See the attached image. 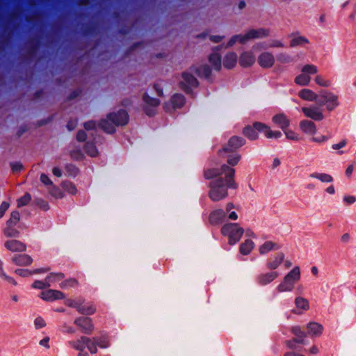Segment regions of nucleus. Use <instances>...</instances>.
Instances as JSON below:
<instances>
[{"mask_svg": "<svg viewBox=\"0 0 356 356\" xmlns=\"http://www.w3.org/2000/svg\"><path fill=\"white\" fill-rule=\"evenodd\" d=\"M181 76L183 81L179 83L180 88L188 95H193V88L199 85L197 79L191 74L184 72Z\"/></svg>", "mask_w": 356, "mask_h": 356, "instance_id": "nucleus-6", "label": "nucleus"}, {"mask_svg": "<svg viewBox=\"0 0 356 356\" xmlns=\"http://www.w3.org/2000/svg\"><path fill=\"white\" fill-rule=\"evenodd\" d=\"M50 286V283L47 282L46 279L44 281L35 280L32 284L33 288L38 289H44L49 287Z\"/></svg>", "mask_w": 356, "mask_h": 356, "instance_id": "nucleus-51", "label": "nucleus"}, {"mask_svg": "<svg viewBox=\"0 0 356 356\" xmlns=\"http://www.w3.org/2000/svg\"><path fill=\"white\" fill-rule=\"evenodd\" d=\"M280 248V245L277 243L268 241L259 247V251L261 254H265L273 250H278Z\"/></svg>", "mask_w": 356, "mask_h": 356, "instance_id": "nucleus-29", "label": "nucleus"}, {"mask_svg": "<svg viewBox=\"0 0 356 356\" xmlns=\"http://www.w3.org/2000/svg\"><path fill=\"white\" fill-rule=\"evenodd\" d=\"M97 30V25L95 23L88 24L83 26L82 34L88 36L92 35Z\"/></svg>", "mask_w": 356, "mask_h": 356, "instance_id": "nucleus-41", "label": "nucleus"}, {"mask_svg": "<svg viewBox=\"0 0 356 356\" xmlns=\"http://www.w3.org/2000/svg\"><path fill=\"white\" fill-rule=\"evenodd\" d=\"M243 232L244 229L237 223H227L221 228L222 234L228 237L230 245H234L239 241Z\"/></svg>", "mask_w": 356, "mask_h": 356, "instance_id": "nucleus-4", "label": "nucleus"}, {"mask_svg": "<svg viewBox=\"0 0 356 356\" xmlns=\"http://www.w3.org/2000/svg\"><path fill=\"white\" fill-rule=\"evenodd\" d=\"M257 62L263 68H270L275 63V58L271 53L266 51L259 56Z\"/></svg>", "mask_w": 356, "mask_h": 356, "instance_id": "nucleus-11", "label": "nucleus"}, {"mask_svg": "<svg viewBox=\"0 0 356 356\" xmlns=\"http://www.w3.org/2000/svg\"><path fill=\"white\" fill-rule=\"evenodd\" d=\"M315 82L316 83V84L322 87H330L332 84L330 81L324 79L320 75H317L316 76Z\"/></svg>", "mask_w": 356, "mask_h": 356, "instance_id": "nucleus-53", "label": "nucleus"}, {"mask_svg": "<svg viewBox=\"0 0 356 356\" xmlns=\"http://www.w3.org/2000/svg\"><path fill=\"white\" fill-rule=\"evenodd\" d=\"M300 130L309 135H314L316 132V126L314 122L307 120H302L299 123Z\"/></svg>", "mask_w": 356, "mask_h": 356, "instance_id": "nucleus-17", "label": "nucleus"}, {"mask_svg": "<svg viewBox=\"0 0 356 356\" xmlns=\"http://www.w3.org/2000/svg\"><path fill=\"white\" fill-rule=\"evenodd\" d=\"M83 127L86 130H95L97 127V123L95 120H89L83 123Z\"/></svg>", "mask_w": 356, "mask_h": 356, "instance_id": "nucleus-59", "label": "nucleus"}, {"mask_svg": "<svg viewBox=\"0 0 356 356\" xmlns=\"http://www.w3.org/2000/svg\"><path fill=\"white\" fill-rule=\"evenodd\" d=\"M277 60L282 63H288L292 60V58L289 54L281 53L277 56Z\"/></svg>", "mask_w": 356, "mask_h": 356, "instance_id": "nucleus-55", "label": "nucleus"}, {"mask_svg": "<svg viewBox=\"0 0 356 356\" xmlns=\"http://www.w3.org/2000/svg\"><path fill=\"white\" fill-rule=\"evenodd\" d=\"M129 122V115L126 110L120 109L118 112L109 113L106 119H102L98 127L107 134H114L115 127L126 125Z\"/></svg>", "mask_w": 356, "mask_h": 356, "instance_id": "nucleus-2", "label": "nucleus"}, {"mask_svg": "<svg viewBox=\"0 0 356 356\" xmlns=\"http://www.w3.org/2000/svg\"><path fill=\"white\" fill-rule=\"evenodd\" d=\"M33 203L43 211H47L49 209V203L42 198H35Z\"/></svg>", "mask_w": 356, "mask_h": 356, "instance_id": "nucleus-48", "label": "nucleus"}, {"mask_svg": "<svg viewBox=\"0 0 356 356\" xmlns=\"http://www.w3.org/2000/svg\"><path fill=\"white\" fill-rule=\"evenodd\" d=\"M284 254L283 252L277 253L273 257L268 259L266 267L271 270L277 269L284 261Z\"/></svg>", "mask_w": 356, "mask_h": 356, "instance_id": "nucleus-15", "label": "nucleus"}, {"mask_svg": "<svg viewBox=\"0 0 356 356\" xmlns=\"http://www.w3.org/2000/svg\"><path fill=\"white\" fill-rule=\"evenodd\" d=\"M96 311V307L94 305L90 304L88 305H83V302H81L79 308L78 309V312L80 314H84V315H92Z\"/></svg>", "mask_w": 356, "mask_h": 356, "instance_id": "nucleus-35", "label": "nucleus"}, {"mask_svg": "<svg viewBox=\"0 0 356 356\" xmlns=\"http://www.w3.org/2000/svg\"><path fill=\"white\" fill-rule=\"evenodd\" d=\"M285 276H289L288 281L291 282L292 284L295 286V283L300 279V268L298 266L294 267Z\"/></svg>", "mask_w": 356, "mask_h": 356, "instance_id": "nucleus-31", "label": "nucleus"}, {"mask_svg": "<svg viewBox=\"0 0 356 356\" xmlns=\"http://www.w3.org/2000/svg\"><path fill=\"white\" fill-rule=\"evenodd\" d=\"M74 323L79 327L83 333L90 334L94 329L92 319L89 317L81 316L74 320Z\"/></svg>", "mask_w": 356, "mask_h": 356, "instance_id": "nucleus-8", "label": "nucleus"}, {"mask_svg": "<svg viewBox=\"0 0 356 356\" xmlns=\"http://www.w3.org/2000/svg\"><path fill=\"white\" fill-rule=\"evenodd\" d=\"M70 156L72 159L76 161H81L84 158V155L81 149H76L70 152Z\"/></svg>", "mask_w": 356, "mask_h": 356, "instance_id": "nucleus-52", "label": "nucleus"}, {"mask_svg": "<svg viewBox=\"0 0 356 356\" xmlns=\"http://www.w3.org/2000/svg\"><path fill=\"white\" fill-rule=\"evenodd\" d=\"M226 216V212L222 209L212 211L209 216V223L212 225H217L223 222Z\"/></svg>", "mask_w": 356, "mask_h": 356, "instance_id": "nucleus-13", "label": "nucleus"}, {"mask_svg": "<svg viewBox=\"0 0 356 356\" xmlns=\"http://www.w3.org/2000/svg\"><path fill=\"white\" fill-rule=\"evenodd\" d=\"M34 325L36 329H40L46 325V323L42 317L38 316L35 319Z\"/></svg>", "mask_w": 356, "mask_h": 356, "instance_id": "nucleus-61", "label": "nucleus"}, {"mask_svg": "<svg viewBox=\"0 0 356 356\" xmlns=\"http://www.w3.org/2000/svg\"><path fill=\"white\" fill-rule=\"evenodd\" d=\"M143 101L147 104V106L151 107H156L161 103L159 99L152 97L146 92L143 95Z\"/></svg>", "mask_w": 356, "mask_h": 356, "instance_id": "nucleus-38", "label": "nucleus"}, {"mask_svg": "<svg viewBox=\"0 0 356 356\" xmlns=\"http://www.w3.org/2000/svg\"><path fill=\"white\" fill-rule=\"evenodd\" d=\"M76 138L79 142H85L87 139V134L83 130H79Z\"/></svg>", "mask_w": 356, "mask_h": 356, "instance_id": "nucleus-62", "label": "nucleus"}, {"mask_svg": "<svg viewBox=\"0 0 356 356\" xmlns=\"http://www.w3.org/2000/svg\"><path fill=\"white\" fill-rule=\"evenodd\" d=\"M4 245L11 252H24L26 250V244L17 240L7 241Z\"/></svg>", "mask_w": 356, "mask_h": 356, "instance_id": "nucleus-16", "label": "nucleus"}, {"mask_svg": "<svg viewBox=\"0 0 356 356\" xmlns=\"http://www.w3.org/2000/svg\"><path fill=\"white\" fill-rule=\"evenodd\" d=\"M90 341L91 338L82 336L77 340L68 341V343L71 347L77 350H84L86 347L90 353L95 354L97 352V349L95 348Z\"/></svg>", "mask_w": 356, "mask_h": 356, "instance_id": "nucleus-7", "label": "nucleus"}, {"mask_svg": "<svg viewBox=\"0 0 356 356\" xmlns=\"http://www.w3.org/2000/svg\"><path fill=\"white\" fill-rule=\"evenodd\" d=\"M40 181L45 186H51L53 184V183H52L51 180L49 179V177L46 174H44V173H42L40 175Z\"/></svg>", "mask_w": 356, "mask_h": 356, "instance_id": "nucleus-64", "label": "nucleus"}, {"mask_svg": "<svg viewBox=\"0 0 356 356\" xmlns=\"http://www.w3.org/2000/svg\"><path fill=\"white\" fill-rule=\"evenodd\" d=\"M12 261L17 266H26L32 264L33 259L26 254H15L12 258Z\"/></svg>", "mask_w": 356, "mask_h": 356, "instance_id": "nucleus-19", "label": "nucleus"}, {"mask_svg": "<svg viewBox=\"0 0 356 356\" xmlns=\"http://www.w3.org/2000/svg\"><path fill=\"white\" fill-rule=\"evenodd\" d=\"M65 297V296L63 292L54 289L43 291L40 293V298L46 301L62 300L64 299Z\"/></svg>", "mask_w": 356, "mask_h": 356, "instance_id": "nucleus-10", "label": "nucleus"}, {"mask_svg": "<svg viewBox=\"0 0 356 356\" xmlns=\"http://www.w3.org/2000/svg\"><path fill=\"white\" fill-rule=\"evenodd\" d=\"M54 116H55V114H52V115L48 116L45 119H42L41 120H39L38 122V127H42V126H44L45 124H47L50 123L54 120Z\"/></svg>", "mask_w": 356, "mask_h": 356, "instance_id": "nucleus-63", "label": "nucleus"}, {"mask_svg": "<svg viewBox=\"0 0 356 356\" xmlns=\"http://www.w3.org/2000/svg\"><path fill=\"white\" fill-rule=\"evenodd\" d=\"M272 121L277 124L283 131L288 129L290 125V120L284 113L275 115Z\"/></svg>", "mask_w": 356, "mask_h": 356, "instance_id": "nucleus-14", "label": "nucleus"}, {"mask_svg": "<svg viewBox=\"0 0 356 356\" xmlns=\"http://www.w3.org/2000/svg\"><path fill=\"white\" fill-rule=\"evenodd\" d=\"M92 343L95 346V348L97 349V346H99L101 348H105L108 347L109 346V341L108 338L106 334H102L101 336H97L91 338Z\"/></svg>", "mask_w": 356, "mask_h": 356, "instance_id": "nucleus-24", "label": "nucleus"}, {"mask_svg": "<svg viewBox=\"0 0 356 356\" xmlns=\"http://www.w3.org/2000/svg\"><path fill=\"white\" fill-rule=\"evenodd\" d=\"M284 133L285 134L286 138L289 140H294V141H298L300 140V137L298 134H297L296 132H294L292 130H289L288 129L284 131Z\"/></svg>", "mask_w": 356, "mask_h": 356, "instance_id": "nucleus-54", "label": "nucleus"}, {"mask_svg": "<svg viewBox=\"0 0 356 356\" xmlns=\"http://www.w3.org/2000/svg\"><path fill=\"white\" fill-rule=\"evenodd\" d=\"M83 90L81 88H77L74 90L72 92L69 94V95L67 97L66 100L67 101H72L79 96H80L82 93Z\"/></svg>", "mask_w": 356, "mask_h": 356, "instance_id": "nucleus-56", "label": "nucleus"}, {"mask_svg": "<svg viewBox=\"0 0 356 356\" xmlns=\"http://www.w3.org/2000/svg\"><path fill=\"white\" fill-rule=\"evenodd\" d=\"M10 168L13 172H18L23 169V165L21 162H13L10 163Z\"/></svg>", "mask_w": 356, "mask_h": 356, "instance_id": "nucleus-60", "label": "nucleus"}, {"mask_svg": "<svg viewBox=\"0 0 356 356\" xmlns=\"http://www.w3.org/2000/svg\"><path fill=\"white\" fill-rule=\"evenodd\" d=\"M237 54L231 51L225 54L223 58V65L226 69L230 70L235 67L237 63Z\"/></svg>", "mask_w": 356, "mask_h": 356, "instance_id": "nucleus-21", "label": "nucleus"}, {"mask_svg": "<svg viewBox=\"0 0 356 356\" xmlns=\"http://www.w3.org/2000/svg\"><path fill=\"white\" fill-rule=\"evenodd\" d=\"M289 276H284L283 281L277 286V290L278 292L292 291L294 286L291 282L288 281Z\"/></svg>", "mask_w": 356, "mask_h": 356, "instance_id": "nucleus-30", "label": "nucleus"}, {"mask_svg": "<svg viewBox=\"0 0 356 356\" xmlns=\"http://www.w3.org/2000/svg\"><path fill=\"white\" fill-rule=\"evenodd\" d=\"M40 42L38 39H32L30 41L29 45L27 49V51H26L27 55L30 57L33 56L36 54V52L40 47Z\"/></svg>", "mask_w": 356, "mask_h": 356, "instance_id": "nucleus-33", "label": "nucleus"}, {"mask_svg": "<svg viewBox=\"0 0 356 356\" xmlns=\"http://www.w3.org/2000/svg\"><path fill=\"white\" fill-rule=\"evenodd\" d=\"M208 60L215 70L219 71L221 69V56L220 54L211 53L209 56Z\"/></svg>", "mask_w": 356, "mask_h": 356, "instance_id": "nucleus-26", "label": "nucleus"}, {"mask_svg": "<svg viewBox=\"0 0 356 356\" xmlns=\"http://www.w3.org/2000/svg\"><path fill=\"white\" fill-rule=\"evenodd\" d=\"M309 177L312 178L317 179L325 183H330L333 181L332 177L326 173L313 172L309 175Z\"/></svg>", "mask_w": 356, "mask_h": 356, "instance_id": "nucleus-37", "label": "nucleus"}, {"mask_svg": "<svg viewBox=\"0 0 356 356\" xmlns=\"http://www.w3.org/2000/svg\"><path fill=\"white\" fill-rule=\"evenodd\" d=\"M78 284V281L74 278L65 280L60 284L61 289H67L69 287H74Z\"/></svg>", "mask_w": 356, "mask_h": 356, "instance_id": "nucleus-49", "label": "nucleus"}, {"mask_svg": "<svg viewBox=\"0 0 356 356\" xmlns=\"http://www.w3.org/2000/svg\"><path fill=\"white\" fill-rule=\"evenodd\" d=\"M267 128V124L260 122H254L252 125H247L243 128V135L250 140H255L259 138L258 133H263L264 134V129Z\"/></svg>", "mask_w": 356, "mask_h": 356, "instance_id": "nucleus-5", "label": "nucleus"}, {"mask_svg": "<svg viewBox=\"0 0 356 356\" xmlns=\"http://www.w3.org/2000/svg\"><path fill=\"white\" fill-rule=\"evenodd\" d=\"M302 72L305 73L306 74H314L317 73L318 69L316 66L312 64H307L304 65L302 68Z\"/></svg>", "mask_w": 356, "mask_h": 356, "instance_id": "nucleus-50", "label": "nucleus"}, {"mask_svg": "<svg viewBox=\"0 0 356 356\" xmlns=\"http://www.w3.org/2000/svg\"><path fill=\"white\" fill-rule=\"evenodd\" d=\"M308 334L312 336H320L322 334L323 327V326L316 322H310L307 326Z\"/></svg>", "mask_w": 356, "mask_h": 356, "instance_id": "nucleus-25", "label": "nucleus"}, {"mask_svg": "<svg viewBox=\"0 0 356 356\" xmlns=\"http://www.w3.org/2000/svg\"><path fill=\"white\" fill-rule=\"evenodd\" d=\"M171 103L174 108H180L186 102L185 97L180 93H175L171 97Z\"/></svg>", "mask_w": 356, "mask_h": 356, "instance_id": "nucleus-28", "label": "nucleus"}, {"mask_svg": "<svg viewBox=\"0 0 356 356\" xmlns=\"http://www.w3.org/2000/svg\"><path fill=\"white\" fill-rule=\"evenodd\" d=\"M248 33L249 40L263 38H266L269 35V30L264 28L258 29H250Z\"/></svg>", "mask_w": 356, "mask_h": 356, "instance_id": "nucleus-22", "label": "nucleus"}, {"mask_svg": "<svg viewBox=\"0 0 356 356\" xmlns=\"http://www.w3.org/2000/svg\"><path fill=\"white\" fill-rule=\"evenodd\" d=\"M86 153L92 157H95L98 154V150L93 142L88 141L85 143L83 147Z\"/></svg>", "mask_w": 356, "mask_h": 356, "instance_id": "nucleus-34", "label": "nucleus"}, {"mask_svg": "<svg viewBox=\"0 0 356 356\" xmlns=\"http://www.w3.org/2000/svg\"><path fill=\"white\" fill-rule=\"evenodd\" d=\"M49 270V268H36L33 270H30L29 269L18 268L15 270V273L21 277H26L33 274L44 273L48 272Z\"/></svg>", "mask_w": 356, "mask_h": 356, "instance_id": "nucleus-20", "label": "nucleus"}, {"mask_svg": "<svg viewBox=\"0 0 356 356\" xmlns=\"http://www.w3.org/2000/svg\"><path fill=\"white\" fill-rule=\"evenodd\" d=\"M20 215L18 211H13L11 214L10 218L7 220V225H13L16 226V225L19 222Z\"/></svg>", "mask_w": 356, "mask_h": 356, "instance_id": "nucleus-43", "label": "nucleus"}, {"mask_svg": "<svg viewBox=\"0 0 356 356\" xmlns=\"http://www.w3.org/2000/svg\"><path fill=\"white\" fill-rule=\"evenodd\" d=\"M245 140L241 136H232L227 143L218 151L220 157L226 159L227 164H223L220 168H209L204 171V177L207 179H213L210 184L209 197L213 202H218L225 198L228 188L236 189L238 184L234 181L235 170L232 168L236 165L241 159L237 150L245 144Z\"/></svg>", "mask_w": 356, "mask_h": 356, "instance_id": "nucleus-1", "label": "nucleus"}, {"mask_svg": "<svg viewBox=\"0 0 356 356\" xmlns=\"http://www.w3.org/2000/svg\"><path fill=\"white\" fill-rule=\"evenodd\" d=\"M81 303V300H72V299H67L65 301V304L67 306H68L70 307H72V308H76L77 310L79 309Z\"/></svg>", "mask_w": 356, "mask_h": 356, "instance_id": "nucleus-57", "label": "nucleus"}, {"mask_svg": "<svg viewBox=\"0 0 356 356\" xmlns=\"http://www.w3.org/2000/svg\"><path fill=\"white\" fill-rule=\"evenodd\" d=\"M279 273L277 271H270L266 273L259 274L257 278V282L258 284L264 286L271 283L277 277H278Z\"/></svg>", "mask_w": 356, "mask_h": 356, "instance_id": "nucleus-12", "label": "nucleus"}, {"mask_svg": "<svg viewBox=\"0 0 356 356\" xmlns=\"http://www.w3.org/2000/svg\"><path fill=\"white\" fill-rule=\"evenodd\" d=\"M65 277V274L63 273H51L46 277V281L50 284L52 282H58L63 280Z\"/></svg>", "mask_w": 356, "mask_h": 356, "instance_id": "nucleus-42", "label": "nucleus"}, {"mask_svg": "<svg viewBox=\"0 0 356 356\" xmlns=\"http://www.w3.org/2000/svg\"><path fill=\"white\" fill-rule=\"evenodd\" d=\"M255 61L253 54L250 51L243 52L238 59L239 65L243 67L251 66Z\"/></svg>", "mask_w": 356, "mask_h": 356, "instance_id": "nucleus-18", "label": "nucleus"}, {"mask_svg": "<svg viewBox=\"0 0 356 356\" xmlns=\"http://www.w3.org/2000/svg\"><path fill=\"white\" fill-rule=\"evenodd\" d=\"M295 304L298 308L302 309L304 310H307L309 307L308 300L302 297L296 298L295 300Z\"/></svg>", "mask_w": 356, "mask_h": 356, "instance_id": "nucleus-45", "label": "nucleus"}, {"mask_svg": "<svg viewBox=\"0 0 356 356\" xmlns=\"http://www.w3.org/2000/svg\"><path fill=\"white\" fill-rule=\"evenodd\" d=\"M13 225H7L3 229V232L4 235L10 238H18L20 232Z\"/></svg>", "mask_w": 356, "mask_h": 356, "instance_id": "nucleus-36", "label": "nucleus"}, {"mask_svg": "<svg viewBox=\"0 0 356 356\" xmlns=\"http://www.w3.org/2000/svg\"><path fill=\"white\" fill-rule=\"evenodd\" d=\"M291 332L296 337H298L307 336L306 333L304 331H302L301 327L299 326L293 327L291 329Z\"/></svg>", "mask_w": 356, "mask_h": 356, "instance_id": "nucleus-58", "label": "nucleus"}, {"mask_svg": "<svg viewBox=\"0 0 356 356\" xmlns=\"http://www.w3.org/2000/svg\"><path fill=\"white\" fill-rule=\"evenodd\" d=\"M31 195H30V193H29L28 192L25 193V194L19 197L18 200H17V207H24V206H26L29 204V202H31Z\"/></svg>", "mask_w": 356, "mask_h": 356, "instance_id": "nucleus-46", "label": "nucleus"}, {"mask_svg": "<svg viewBox=\"0 0 356 356\" xmlns=\"http://www.w3.org/2000/svg\"><path fill=\"white\" fill-rule=\"evenodd\" d=\"M298 96L305 101H315L317 103L318 94L315 93L310 89L304 88L299 91Z\"/></svg>", "mask_w": 356, "mask_h": 356, "instance_id": "nucleus-23", "label": "nucleus"}, {"mask_svg": "<svg viewBox=\"0 0 356 356\" xmlns=\"http://www.w3.org/2000/svg\"><path fill=\"white\" fill-rule=\"evenodd\" d=\"M195 72L197 75L200 78H204L207 80L211 79V69L207 64L202 65L200 67H198L196 69Z\"/></svg>", "mask_w": 356, "mask_h": 356, "instance_id": "nucleus-27", "label": "nucleus"}, {"mask_svg": "<svg viewBox=\"0 0 356 356\" xmlns=\"http://www.w3.org/2000/svg\"><path fill=\"white\" fill-rule=\"evenodd\" d=\"M311 81L309 75L302 73L295 78V83L299 86H305L309 85Z\"/></svg>", "mask_w": 356, "mask_h": 356, "instance_id": "nucleus-39", "label": "nucleus"}, {"mask_svg": "<svg viewBox=\"0 0 356 356\" xmlns=\"http://www.w3.org/2000/svg\"><path fill=\"white\" fill-rule=\"evenodd\" d=\"M309 40L305 38V36H298L296 38H293L290 41V47H295L297 46H303L305 44H309Z\"/></svg>", "mask_w": 356, "mask_h": 356, "instance_id": "nucleus-40", "label": "nucleus"}, {"mask_svg": "<svg viewBox=\"0 0 356 356\" xmlns=\"http://www.w3.org/2000/svg\"><path fill=\"white\" fill-rule=\"evenodd\" d=\"M254 246L252 241L247 239L240 245L239 251L243 255H248L250 253Z\"/></svg>", "mask_w": 356, "mask_h": 356, "instance_id": "nucleus-32", "label": "nucleus"}, {"mask_svg": "<svg viewBox=\"0 0 356 356\" xmlns=\"http://www.w3.org/2000/svg\"><path fill=\"white\" fill-rule=\"evenodd\" d=\"M264 135L267 138H280L282 137V134L280 131H272L269 126L264 129Z\"/></svg>", "mask_w": 356, "mask_h": 356, "instance_id": "nucleus-44", "label": "nucleus"}, {"mask_svg": "<svg viewBox=\"0 0 356 356\" xmlns=\"http://www.w3.org/2000/svg\"><path fill=\"white\" fill-rule=\"evenodd\" d=\"M303 114L315 121H321L324 119V115L318 106L302 107Z\"/></svg>", "mask_w": 356, "mask_h": 356, "instance_id": "nucleus-9", "label": "nucleus"}, {"mask_svg": "<svg viewBox=\"0 0 356 356\" xmlns=\"http://www.w3.org/2000/svg\"><path fill=\"white\" fill-rule=\"evenodd\" d=\"M65 170L69 176L73 177H76L79 172V168L72 163L67 164L65 167Z\"/></svg>", "mask_w": 356, "mask_h": 356, "instance_id": "nucleus-47", "label": "nucleus"}, {"mask_svg": "<svg viewBox=\"0 0 356 356\" xmlns=\"http://www.w3.org/2000/svg\"><path fill=\"white\" fill-rule=\"evenodd\" d=\"M318 97V106H325L328 111H332L339 105L338 95L327 90H321L319 91Z\"/></svg>", "mask_w": 356, "mask_h": 356, "instance_id": "nucleus-3", "label": "nucleus"}]
</instances>
